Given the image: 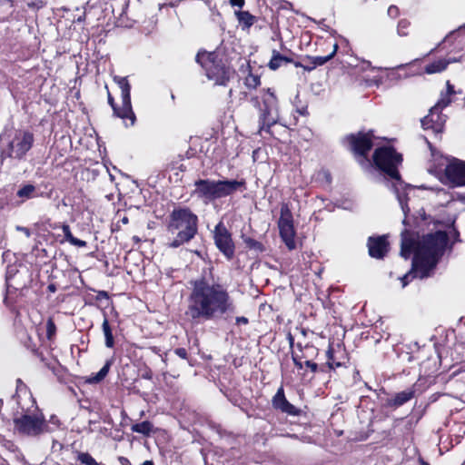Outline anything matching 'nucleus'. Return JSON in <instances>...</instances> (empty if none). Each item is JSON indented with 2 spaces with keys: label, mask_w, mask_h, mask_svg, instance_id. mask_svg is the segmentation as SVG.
<instances>
[{
  "label": "nucleus",
  "mask_w": 465,
  "mask_h": 465,
  "mask_svg": "<svg viewBox=\"0 0 465 465\" xmlns=\"http://www.w3.org/2000/svg\"><path fill=\"white\" fill-rule=\"evenodd\" d=\"M185 315L193 322L213 321L234 310L226 288L204 277L191 281Z\"/></svg>",
  "instance_id": "1"
},
{
  "label": "nucleus",
  "mask_w": 465,
  "mask_h": 465,
  "mask_svg": "<svg viewBox=\"0 0 465 465\" xmlns=\"http://www.w3.org/2000/svg\"><path fill=\"white\" fill-rule=\"evenodd\" d=\"M448 243V235L445 232L437 231L423 235L415 241L409 231L401 232V255L405 259L413 252L412 270L401 278L402 287L408 284L410 277L420 279L430 275Z\"/></svg>",
  "instance_id": "2"
},
{
  "label": "nucleus",
  "mask_w": 465,
  "mask_h": 465,
  "mask_svg": "<svg viewBox=\"0 0 465 465\" xmlns=\"http://www.w3.org/2000/svg\"><path fill=\"white\" fill-rule=\"evenodd\" d=\"M375 165L382 171L389 178L388 187H391L396 194L401 208L405 215L410 212L407 204V194L405 191L410 187L405 184L400 176L398 167L402 162V157L392 147L384 146L375 150L373 153ZM406 223V218L403 220Z\"/></svg>",
  "instance_id": "3"
},
{
  "label": "nucleus",
  "mask_w": 465,
  "mask_h": 465,
  "mask_svg": "<svg viewBox=\"0 0 465 465\" xmlns=\"http://www.w3.org/2000/svg\"><path fill=\"white\" fill-rule=\"evenodd\" d=\"M193 194L204 203L233 194L245 189L243 180H211L199 179L194 182Z\"/></svg>",
  "instance_id": "4"
},
{
  "label": "nucleus",
  "mask_w": 465,
  "mask_h": 465,
  "mask_svg": "<svg viewBox=\"0 0 465 465\" xmlns=\"http://www.w3.org/2000/svg\"><path fill=\"white\" fill-rule=\"evenodd\" d=\"M197 223L198 218L190 209H174L170 215L168 231L176 236L169 246L177 248L192 240L197 232Z\"/></svg>",
  "instance_id": "5"
},
{
  "label": "nucleus",
  "mask_w": 465,
  "mask_h": 465,
  "mask_svg": "<svg viewBox=\"0 0 465 465\" xmlns=\"http://www.w3.org/2000/svg\"><path fill=\"white\" fill-rule=\"evenodd\" d=\"M31 407L22 406L23 413L20 416L14 418V424L15 430L25 436L37 437L45 432H50L54 428H50L48 423L45 420L44 415L37 410L35 400L28 396L26 398Z\"/></svg>",
  "instance_id": "6"
},
{
  "label": "nucleus",
  "mask_w": 465,
  "mask_h": 465,
  "mask_svg": "<svg viewBox=\"0 0 465 465\" xmlns=\"http://www.w3.org/2000/svg\"><path fill=\"white\" fill-rule=\"evenodd\" d=\"M196 61L205 70L206 76L214 82L215 84L224 85L230 78V71L221 61L214 52H199Z\"/></svg>",
  "instance_id": "7"
},
{
  "label": "nucleus",
  "mask_w": 465,
  "mask_h": 465,
  "mask_svg": "<svg viewBox=\"0 0 465 465\" xmlns=\"http://www.w3.org/2000/svg\"><path fill=\"white\" fill-rule=\"evenodd\" d=\"M114 81L121 89L122 106L117 107L115 105L114 97L109 91L107 93L108 104L113 108L115 116L124 120L129 119L131 121L130 125H134L136 118L131 104V85L126 77L115 75Z\"/></svg>",
  "instance_id": "8"
},
{
  "label": "nucleus",
  "mask_w": 465,
  "mask_h": 465,
  "mask_svg": "<svg viewBox=\"0 0 465 465\" xmlns=\"http://www.w3.org/2000/svg\"><path fill=\"white\" fill-rule=\"evenodd\" d=\"M34 134L29 131L17 130L6 147L1 149V162L7 158L22 160L34 144Z\"/></svg>",
  "instance_id": "9"
},
{
  "label": "nucleus",
  "mask_w": 465,
  "mask_h": 465,
  "mask_svg": "<svg viewBox=\"0 0 465 465\" xmlns=\"http://www.w3.org/2000/svg\"><path fill=\"white\" fill-rule=\"evenodd\" d=\"M260 110V131H269L279 120L278 101L275 94L268 89L262 96Z\"/></svg>",
  "instance_id": "10"
},
{
  "label": "nucleus",
  "mask_w": 465,
  "mask_h": 465,
  "mask_svg": "<svg viewBox=\"0 0 465 465\" xmlns=\"http://www.w3.org/2000/svg\"><path fill=\"white\" fill-rule=\"evenodd\" d=\"M280 236L289 250L296 248L295 229L293 219L289 207L284 204L281 207V215L278 221Z\"/></svg>",
  "instance_id": "11"
},
{
  "label": "nucleus",
  "mask_w": 465,
  "mask_h": 465,
  "mask_svg": "<svg viewBox=\"0 0 465 465\" xmlns=\"http://www.w3.org/2000/svg\"><path fill=\"white\" fill-rule=\"evenodd\" d=\"M213 238L216 247L227 258L232 259L234 255V243L232 235L224 224L220 222L214 228Z\"/></svg>",
  "instance_id": "12"
},
{
  "label": "nucleus",
  "mask_w": 465,
  "mask_h": 465,
  "mask_svg": "<svg viewBox=\"0 0 465 465\" xmlns=\"http://www.w3.org/2000/svg\"><path fill=\"white\" fill-rule=\"evenodd\" d=\"M450 186L465 185V162L452 159L448 161L444 169V181Z\"/></svg>",
  "instance_id": "13"
},
{
  "label": "nucleus",
  "mask_w": 465,
  "mask_h": 465,
  "mask_svg": "<svg viewBox=\"0 0 465 465\" xmlns=\"http://www.w3.org/2000/svg\"><path fill=\"white\" fill-rule=\"evenodd\" d=\"M372 134L369 133H359L357 134H351L346 137L351 150L356 154L364 156L372 147Z\"/></svg>",
  "instance_id": "14"
},
{
  "label": "nucleus",
  "mask_w": 465,
  "mask_h": 465,
  "mask_svg": "<svg viewBox=\"0 0 465 465\" xmlns=\"http://www.w3.org/2000/svg\"><path fill=\"white\" fill-rule=\"evenodd\" d=\"M446 122V115L441 114V109L433 106L428 115L421 120V125L425 130H432L433 133L442 132Z\"/></svg>",
  "instance_id": "15"
},
{
  "label": "nucleus",
  "mask_w": 465,
  "mask_h": 465,
  "mask_svg": "<svg viewBox=\"0 0 465 465\" xmlns=\"http://www.w3.org/2000/svg\"><path fill=\"white\" fill-rule=\"evenodd\" d=\"M272 406L276 410H280L282 412L287 413L289 415H298L299 410L290 403L284 395V391L282 387H280L272 398Z\"/></svg>",
  "instance_id": "16"
},
{
  "label": "nucleus",
  "mask_w": 465,
  "mask_h": 465,
  "mask_svg": "<svg viewBox=\"0 0 465 465\" xmlns=\"http://www.w3.org/2000/svg\"><path fill=\"white\" fill-rule=\"evenodd\" d=\"M388 242L385 236L370 237L368 240L369 254L376 259H381L388 252Z\"/></svg>",
  "instance_id": "17"
},
{
  "label": "nucleus",
  "mask_w": 465,
  "mask_h": 465,
  "mask_svg": "<svg viewBox=\"0 0 465 465\" xmlns=\"http://www.w3.org/2000/svg\"><path fill=\"white\" fill-rule=\"evenodd\" d=\"M460 59L455 57L439 58L424 67V72L428 74H440L445 71L449 64L460 62Z\"/></svg>",
  "instance_id": "18"
},
{
  "label": "nucleus",
  "mask_w": 465,
  "mask_h": 465,
  "mask_svg": "<svg viewBox=\"0 0 465 465\" xmlns=\"http://www.w3.org/2000/svg\"><path fill=\"white\" fill-rule=\"evenodd\" d=\"M414 396V391L412 389H407L401 392H398L391 401L390 405L394 407H400L404 403L411 401Z\"/></svg>",
  "instance_id": "19"
},
{
  "label": "nucleus",
  "mask_w": 465,
  "mask_h": 465,
  "mask_svg": "<svg viewBox=\"0 0 465 465\" xmlns=\"http://www.w3.org/2000/svg\"><path fill=\"white\" fill-rule=\"evenodd\" d=\"M337 50H338V44L335 43L332 45V51L328 55L309 57V59L311 60L312 66L304 67V68L306 70L310 71L317 66L323 65L324 64H326L328 61H330L335 55Z\"/></svg>",
  "instance_id": "20"
},
{
  "label": "nucleus",
  "mask_w": 465,
  "mask_h": 465,
  "mask_svg": "<svg viewBox=\"0 0 465 465\" xmlns=\"http://www.w3.org/2000/svg\"><path fill=\"white\" fill-rule=\"evenodd\" d=\"M235 15L242 29L250 28L255 22V16L251 15L248 11H238L235 12Z\"/></svg>",
  "instance_id": "21"
},
{
  "label": "nucleus",
  "mask_w": 465,
  "mask_h": 465,
  "mask_svg": "<svg viewBox=\"0 0 465 465\" xmlns=\"http://www.w3.org/2000/svg\"><path fill=\"white\" fill-rule=\"evenodd\" d=\"M61 228L63 230V232H64L65 240L67 242H69L72 245H74V246H77V247H85L86 246V242L85 241L77 239V238L73 236V234L71 232V230H70V227H69L68 224L63 223L61 225Z\"/></svg>",
  "instance_id": "22"
},
{
  "label": "nucleus",
  "mask_w": 465,
  "mask_h": 465,
  "mask_svg": "<svg viewBox=\"0 0 465 465\" xmlns=\"http://www.w3.org/2000/svg\"><path fill=\"white\" fill-rule=\"evenodd\" d=\"M153 424L150 421L145 420L140 423L134 424L131 430L134 432L140 433L144 436H149L153 431Z\"/></svg>",
  "instance_id": "23"
},
{
  "label": "nucleus",
  "mask_w": 465,
  "mask_h": 465,
  "mask_svg": "<svg viewBox=\"0 0 465 465\" xmlns=\"http://www.w3.org/2000/svg\"><path fill=\"white\" fill-rule=\"evenodd\" d=\"M102 328H103V332L105 337V346L107 348H113L114 345V336H113L111 327L109 325V322L106 318L104 319Z\"/></svg>",
  "instance_id": "24"
},
{
  "label": "nucleus",
  "mask_w": 465,
  "mask_h": 465,
  "mask_svg": "<svg viewBox=\"0 0 465 465\" xmlns=\"http://www.w3.org/2000/svg\"><path fill=\"white\" fill-rule=\"evenodd\" d=\"M291 61L292 60L288 57H285L279 53L273 52L272 57L269 62V67L272 70H276L282 64V63H290Z\"/></svg>",
  "instance_id": "25"
},
{
  "label": "nucleus",
  "mask_w": 465,
  "mask_h": 465,
  "mask_svg": "<svg viewBox=\"0 0 465 465\" xmlns=\"http://www.w3.org/2000/svg\"><path fill=\"white\" fill-rule=\"evenodd\" d=\"M242 240H243V242L245 243V245L250 250H252L256 252H263V250H264L263 245L260 242H258L251 237H247V236H242Z\"/></svg>",
  "instance_id": "26"
},
{
  "label": "nucleus",
  "mask_w": 465,
  "mask_h": 465,
  "mask_svg": "<svg viewBox=\"0 0 465 465\" xmlns=\"http://www.w3.org/2000/svg\"><path fill=\"white\" fill-rule=\"evenodd\" d=\"M244 84L249 89H255L261 84V79L259 75L249 73L244 79Z\"/></svg>",
  "instance_id": "27"
},
{
  "label": "nucleus",
  "mask_w": 465,
  "mask_h": 465,
  "mask_svg": "<svg viewBox=\"0 0 465 465\" xmlns=\"http://www.w3.org/2000/svg\"><path fill=\"white\" fill-rule=\"evenodd\" d=\"M327 364L330 369H335L341 366V363L334 357V351L330 347L326 352Z\"/></svg>",
  "instance_id": "28"
},
{
  "label": "nucleus",
  "mask_w": 465,
  "mask_h": 465,
  "mask_svg": "<svg viewBox=\"0 0 465 465\" xmlns=\"http://www.w3.org/2000/svg\"><path fill=\"white\" fill-rule=\"evenodd\" d=\"M111 366V361H106L103 368L91 379L94 382H99L105 378L108 374Z\"/></svg>",
  "instance_id": "29"
},
{
  "label": "nucleus",
  "mask_w": 465,
  "mask_h": 465,
  "mask_svg": "<svg viewBox=\"0 0 465 465\" xmlns=\"http://www.w3.org/2000/svg\"><path fill=\"white\" fill-rule=\"evenodd\" d=\"M35 191V188L34 185L27 184L18 190L17 196L21 198H31Z\"/></svg>",
  "instance_id": "30"
},
{
  "label": "nucleus",
  "mask_w": 465,
  "mask_h": 465,
  "mask_svg": "<svg viewBox=\"0 0 465 465\" xmlns=\"http://www.w3.org/2000/svg\"><path fill=\"white\" fill-rule=\"evenodd\" d=\"M450 96H451L450 94H448L446 93H441L440 98L439 99V101L437 102V104L434 106L439 107L441 110L443 108L447 107L451 103Z\"/></svg>",
  "instance_id": "31"
},
{
  "label": "nucleus",
  "mask_w": 465,
  "mask_h": 465,
  "mask_svg": "<svg viewBox=\"0 0 465 465\" xmlns=\"http://www.w3.org/2000/svg\"><path fill=\"white\" fill-rule=\"evenodd\" d=\"M78 460L86 465H99L96 460L89 453H80Z\"/></svg>",
  "instance_id": "32"
},
{
  "label": "nucleus",
  "mask_w": 465,
  "mask_h": 465,
  "mask_svg": "<svg viewBox=\"0 0 465 465\" xmlns=\"http://www.w3.org/2000/svg\"><path fill=\"white\" fill-rule=\"evenodd\" d=\"M410 23L407 20H401L398 24V34L400 35H407V28L409 27Z\"/></svg>",
  "instance_id": "33"
},
{
  "label": "nucleus",
  "mask_w": 465,
  "mask_h": 465,
  "mask_svg": "<svg viewBox=\"0 0 465 465\" xmlns=\"http://www.w3.org/2000/svg\"><path fill=\"white\" fill-rule=\"evenodd\" d=\"M27 6L31 9L38 10L44 6V3L41 0L28 1Z\"/></svg>",
  "instance_id": "34"
},
{
  "label": "nucleus",
  "mask_w": 465,
  "mask_h": 465,
  "mask_svg": "<svg viewBox=\"0 0 465 465\" xmlns=\"http://www.w3.org/2000/svg\"><path fill=\"white\" fill-rule=\"evenodd\" d=\"M14 447V444L8 440H6L1 434H0V449L5 448L9 450H11Z\"/></svg>",
  "instance_id": "35"
},
{
  "label": "nucleus",
  "mask_w": 465,
  "mask_h": 465,
  "mask_svg": "<svg viewBox=\"0 0 465 465\" xmlns=\"http://www.w3.org/2000/svg\"><path fill=\"white\" fill-rule=\"evenodd\" d=\"M292 358L294 365L298 369H302V362L301 361V357L298 354H296L294 351H292Z\"/></svg>",
  "instance_id": "36"
},
{
  "label": "nucleus",
  "mask_w": 465,
  "mask_h": 465,
  "mask_svg": "<svg viewBox=\"0 0 465 465\" xmlns=\"http://www.w3.org/2000/svg\"><path fill=\"white\" fill-rule=\"evenodd\" d=\"M388 15L392 17V18H395L399 15V9L396 5H391L389 8H388Z\"/></svg>",
  "instance_id": "37"
},
{
  "label": "nucleus",
  "mask_w": 465,
  "mask_h": 465,
  "mask_svg": "<svg viewBox=\"0 0 465 465\" xmlns=\"http://www.w3.org/2000/svg\"><path fill=\"white\" fill-rule=\"evenodd\" d=\"M46 327H47V335H48V337H51L54 333V331H55V326L52 320H48Z\"/></svg>",
  "instance_id": "38"
},
{
  "label": "nucleus",
  "mask_w": 465,
  "mask_h": 465,
  "mask_svg": "<svg viewBox=\"0 0 465 465\" xmlns=\"http://www.w3.org/2000/svg\"><path fill=\"white\" fill-rule=\"evenodd\" d=\"M305 365L310 368V370L312 371V372H316L317 370H318V365L317 363L315 362H312L311 361H305Z\"/></svg>",
  "instance_id": "39"
},
{
  "label": "nucleus",
  "mask_w": 465,
  "mask_h": 465,
  "mask_svg": "<svg viewBox=\"0 0 465 465\" xmlns=\"http://www.w3.org/2000/svg\"><path fill=\"white\" fill-rule=\"evenodd\" d=\"M16 230L22 232L27 238L31 236V232L28 228L24 226H16Z\"/></svg>",
  "instance_id": "40"
},
{
  "label": "nucleus",
  "mask_w": 465,
  "mask_h": 465,
  "mask_svg": "<svg viewBox=\"0 0 465 465\" xmlns=\"http://www.w3.org/2000/svg\"><path fill=\"white\" fill-rule=\"evenodd\" d=\"M175 353H176L179 357H181V358H183V359H186V357H187V351H186V350H185V349H183V348H178V349H176V350H175Z\"/></svg>",
  "instance_id": "41"
},
{
  "label": "nucleus",
  "mask_w": 465,
  "mask_h": 465,
  "mask_svg": "<svg viewBox=\"0 0 465 465\" xmlns=\"http://www.w3.org/2000/svg\"><path fill=\"white\" fill-rule=\"evenodd\" d=\"M446 87H447L446 94H450V95H453L455 94L454 86L450 83V81H447Z\"/></svg>",
  "instance_id": "42"
},
{
  "label": "nucleus",
  "mask_w": 465,
  "mask_h": 465,
  "mask_svg": "<svg viewBox=\"0 0 465 465\" xmlns=\"http://www.w3.org/2000/svg\"><path fill=\"white\" fill-rule=\"evenodd\" d=\"M230 3L233 6L242 8L244 5V0H230Z\"/></svg>",
  "instance_id": "43"
},
{
  "label": "nucleus",
  "mask_w": 465,
  "mask_h": 465,
  "mask_svg": "<svg viewBox=\"0 0 465 465\" xmlns=\"http://www.w3.org/2000/svg\"><path fill=\"white\" fill-rule=\"evenodd\" d=\"M369 68H370V69H372V70H382V68H381V67H380V68L372 67V66H371V62H369V61H364V62H363L362 69H363V70H366V69H369Z\"/></svg>",
  "instance_id": "44"
},
{
  "label": "nucleus",
  "mask_w": 465,
  "mask_h": 465,
  "mask_svg": "<svg viewBox=\"0 0 465 465\" xmlns=\"http://www.w3.org/2000/svg\"><path fill=\"white\" fill-rule=\"evenodd\" d=\"M248 319L244 316H241V317H237L236 318V323L237 324H247L248 323Z\"/></svg>",
  "instance_id": "45"
},
{
  "label": "nucleus",
  "mask_w": 465,
  "mask_h": 465,
  "mask_svg": "<svg viewBox=\"0 0 465 465\" xmlns=\"http://www.w3.org/2000/svg\"><path fill=\"white\" fill-rule=\"evenodd\" d=\"M49 422L54 425V428H57L59 426V420L55 416H51Z\"/></svg>",
  "instance_id": "46"
},
{
  "label": "nucleus",
  "mask_w": 465,
  "mask_h": 465,
  "mask_svg": "<svg viewBox=\"0 0 465 465\" xmlns=\"http://www.w3.org/2000/svg\"><path fill=\"white\" fill-rule=\"evenodd\" d=\"M288 341H289L291 348H292L293 347V343H294V339H293V337H292V335L291 333L288 334Z\"/></svg>",
  "instance_id": "47"
},
{
  "label": "nucleus",
  "mask_w": 465,
  "mask_h": 465,
  "mask_svg": "<svg viewBox=\"0 0 465 465\" xmlns=\"http://www.w3.org/2000/svg\"><path fill=\"white\" fill-rule=\"evenodd\" d=\"M120 461H121L122 465H128L130 463L126 458H123V457L120 458Z\"/></svg>",
  "instance_id": "48"
},
{
  "label": "nucleus",
  "mask_w": 465,
  "mask_h": 465,
  "mask_svg": "<svg viewBox=\"0 0 465 465\" xmlns=\"http://www.w3.org/2000/svg\"><path fill=\"white\" fill-rule=\"evenodd\" d=\"M18 459L21 460V462H23L24 465H28L27 461L22 454L18 456Z\"/></svg>",
  "instance_id": "49"
},
{
  "label": "nucleus",
  "mask_w": 465,
  "mask_h": 465,
  "mask_svg": "<svg viewBox=\"0 0 465 465\" xmlns=\"http://www.w3.org/2000/svg\"><path fill=\"white\" fill-rule=\"evenodd\" d=\"M121 222L124 223V224H127L128 223V218L126 216L123 217L121 219Z\"/></svg>",
  "instance_id": "50"
},
{
  "label": "nucleus",
  "mask_w": 465,
  "mask_h": 465,
  "mask_svg": "<svg viewBox=\"0 0 465 465\" xmlns=\"http://www.w3.org/2000/svg\"><path fill=\"white\" fill-rule=\"evenodd\" d=\"M142 465H153V462L152 460H145Z\"/></svg>",
  "instance_id": "51"
},
{
  "label": "nucleus",
  "mask_w": 465,
  "mask_h": 465,
  "mask_svg": "<svg viewBox=\"0 0 465 465\" xmlns=\"http://www.w3.org/2000/svg\"><path fill=\"white\" fill-rule=\"evenodd\" d=\"M48 288H49V290H50L51 292H54V291H55V288H54V285H49V287H48Z\"/></svg>",
  "instance_id": "52"
},
{
  "label": "nucleus",
  "mask_w": 465,
  "mask_h": 465,
  "mask_svg": "<svg viewBox=\"0 0 465 465\" xmlns=\"http://www.w3.org/2000/svg\"><path fill=\"white\" fill-rule=\"evenodd\" d=\"M6 280H7V282H9L11 280L10 272H8V275H7Z\"/></svg>",
  "instance_id": "53"
},
{
  "label": "nucleus",
  "mask_w": 465,
  "mask_h": 465,
  "mask_svg": "<svg viewBox=\"0 0 465 465\" xmlns=\"http://www.w3.org/2000/svg\"><path fill=\"white\" fill-rule=\"evenodd\" d=\"M295 66L298 67V66H302V64L300 63H295Z\"/></svg>",
  "instance_id": "54"
},
{
  "label": "nucleus",
  "mask_w": 465,
  "mask_h": 465,
  "mask_svg": "<svg viewBox=\"0 0 465 465\" xmlns=\"http://www.w3.org/2000/svg\"><path fill=\"white\" fill-rule=\"evenodd\" d=\"M297 347L299 348L300 351L302 350L301 344H298Z\"/></svg>",
  "instance_id": "55"
},
{
  "label": "nucleus",
  "mask_w": 465,
  "mask_h": 465,
  "mask_svg": "<svg viewBox=\"0 0 465 465\" xmlns=\"http://www.w3.org/2000/svg\"><path fill=\"white\" fill-rule=\"evenodd\" d=\"M403 66H404L403 64H400V65L398 66V68H401V67H403Z\"/></svg>",
  "instance_id": "56"
}]
</instances>
